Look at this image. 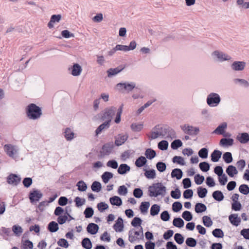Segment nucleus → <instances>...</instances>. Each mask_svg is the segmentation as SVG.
<instances>
[{"mask_svg": "<svg viewBox=\"0 0 249 249\" xmlns=\"http://www.w3.org/2000/svg\"><path fill=\"white\" fill-rule=\"evenodd\" d=\"M25 110L27 117L31 120H38L42 115L41 108L33 103L29 104Z\"/></svg>", "mask_w": 249, "mask_h": 249, "instance_id": "f257e3e1", "label": "nucleus"}, {"mask_svg": "<svg viewBox=\"0 0 249 249\" xmlns=\"http://www.w3.org/2000/svg\"><path fill=\"white\" fill-rule=\"evenodd\" d=\"M148 191L150 197H163L166 193V187L161 182L155 183L148 187Z\"/></svg>", "mask_w": 249, "mask_h": 249, "instance_id": "f03ea898", "label": "nucleus"}, {"mask_svg": "<svg viewBox=\"0 0 249 249\" xmlns=\"http://www.w3.org/2000/svg\"><path fill=\"white\" fill-rule=\"evenodd\" d=\"M4 152L12 159L17 160L19 158V148L12 144H6L3 146Z\"/></svg>", "mask_w": 249, "mask_h": 249, "instance_id": "7ed1b4c3", "label": "nucleus"}, {"mask_svg": "<svg viewBox=\"0 0 249 249\" xmlns=\"http://www.w3.org/2000/svg\"><path fill=\"white\" fill-rule=\"evenodd\" d=\"M221 102L220 95L216 92H211L209 93L206 97V103L211 107H217Z\"/></svg>", "mask_w": 249, "mask_h": 249, "instance_id": "20e7f679", "label": "nucleus"}, {"mask_svg": "<svg viewBox=\"0 0 249 249\" xmlns=\"http://www.w3.org/2000/svg\"><path fill=\"white\" fill-rule=\"evenodd\" d=\"M116 111V108L112 106L107 107L99 114L100 117L102 120L108 122L110 124L112 117L114 115Z\"/></svg>", "mask_w": 249, "mask_h": 249, "instance_id": "39448f33", "label": "nucleus"}, {"mask_svg": "<svg viewBox=\"0 0 249 249\" xmlns=\"http://www.w3.org/2000/svg\"><path fill=\"white\" fill-rule=\"evenodd\" d=\"M211 56L214 61L218 62L231 61L232 59V57L230 55L218 50L213 51L211 53Z\"/></svg>", "mask_w": 249, "mask_h": 249, "instance_id": "423d86ee", "label": "nucleus"}, {"mask_svg": "<svg viewBox=\"0 0 249 249\" xmlns=\"http://www.w3.org/2000/svg\"><path fill=\"white\" fill-rule=\"evenodd\" d=\"M136 87V83L134 82H125L119 83L116 85V89L122 92H129L133 90Z\"/></svg>", "mask_w": 249, "mask_h": 249, "instance_id": "0eeeda50", "label": "nucleus"}, {"mask_svg": "<svg viewBox=\"0 0 249 249\" xmlns=\"http://www.w3.org/2000/svg\"><path fill=\"white\" fill-rule=\"evenodd\" d=\"M166 126L157 125L153 129L150 134L151 139H156L159 137L164 138Z\"/></svg>", "mask_w": 249, "mask_h": 249, "instance_id": "6e6552de", "label": "nucleus"}, {"mask_svg": "<svg viewBox=\"0 0 249 249\" xmlns=\"http://www.w3.org/2000/svg\"><path fill=\"white\" fill-rule=\"evenodd\" d=\"M143 237V230L142 227L140 231H137L135 229H131L128 232V240L131 243H134Z\"/></svg>", "mask_w": 249, "mask_h": 249, "instance_id": "1a4fd4ad", "label": "nucleus"}, {"mask_svg": "<svg viewBox=\"0 0 249 249\" xmlns=\"http://www.w3.org/2000/svg\"><path fill=\"white\" fill-rule=\"evenodd\" d=\"M180 128L184 133L190 135H196L200 131L198 127L193 126L188 124L182 125Z\"/></svg>", "mask_w": 249, "mask_h": 249, "instance_id": "9d476101", "label": "nucleus"}, {"mask_svg": "<svg viewBox=\"0 0 249 249\" xmlns=\"http://www.w3.org/2000/svg\"><path fill=\"white\" fill-rule=\"evenodd\" d=\"M114 145L113 142H109L104 144L100 151V153L103 157L108 156L113 152Z\"/></svg>", "mask_w": 249, "mask_h": 249, "instance_id": "9b49d317", "label": "nucleus"}, {"mask_svg": "<svg viewBox=\"0 0 249 249\" xmlns=\"http://www.w3.org/2000/svg\"><path fill=\"white\" fill-rule=\"evenodd\" d=\"M63 135L68 142L72 141L77 136L73 128L70 127H66L63 129Z\"/></svg>", "mask_w": 249, "mask_h": 249, "instance_id": "f8f14e48", "label": "nucleus"}, {"mask_svg": "<svg viewBox=\"0 0 249 249\" xmlns=\"http://www.w3.org/2000/svg\"><path fill=\"white\" fill-rule=\"evenodd\" d=\"M227 126V123L226 122H223L217 127V128L213 131V133L217 135H222L224 137L230 136V134L225 133Z\"/></svg>", "mask_w": 249, "mask_h": 249, "instance_id": "ddd939ff", "label": "nucleus"}, {"mask_svg": "<svg viewBox=\"0 0 249 249\" xmlns=\"http://www.w3.org/2000/svg\"><path fill=\"white\" fill-rule=\"evenodd\" d=\"M246 67V62L243 61H235L231 65L232 71H243Z\"/></svg>", "mask_w": 249, "mask_h": 249, "instance_id": "4468645a", "label": "nucleus"}, {"mask_svg": "<svg viewBox=\"0 0 249 249\" xmlns=\"http://www.w3.org/2000/svg\"><path fill=\"white\" fill-rule=\"evenodd\" d=\"M43 195L40 191L34 190L30 193L29 198L31 203L38 201L42 197Z\"/></svg>", "mask_w": 249, "mask_h": 249, "instance_id": "2eb2a0df", "label": "nucleus"}, {"mask_svg": "<svg viewBox=\"0 0 249 249\" xmlns=\"http://www.w3.org/2000/svg\"><path fill=\"white\" fill-rule=\"evenodd\" d=\"M71 71V74L73 76H79L81 75L82 71L81 66L78 63H74L72 66L69 68Z\"/></svg>", "mask_w": 249, "mask_h": 249, "instance_id": "dca6fc26", "label": "nucleus"}, {"mask_svg": "<svg viewBox=\"0 0 249 249\" xmlns=\"http://www.w3.org/2000/svg\"><path fill=\"white\" fill-rule=\"evenodd\" d=\"M229 220L231 225L235 227L238 226L241 222V219L237 213H232L229 216Z\"/></svg>", "mask_w": 249, "mask_h": 249, "instance_id": "f3484780", "label": "nucleus"}, {"mask_svg": "<svg viewBox=\"0 0 249 249\" xmlns=\"http://www.w3.org/2000/svg\"><path fill=\"white\" fill-rule=\"evenodd\" d=\"M20 180L19 176L14 174H11L7 177L8 183L13 185H17L20 182Z\"/></svg>", "mask_w": 249, "mask_h": 249, "instance_id": "a211bd4d", "label": "nucleus"}, {"mask_svg": "<svg viewBox=\"0 0 249 249\" xmlns=\"http://www.w3.org/2000/svg\"><path fill=\"white\" fill-rule=\"evenodd\" d=\"M128 136L127 134H119L115 138V144L117 146H120L125 142L127 140Z\"/></svg>", "mask_w": 249, "mask_h": 249, "instance_id": "6ab92c4d", "label": "nucleus"}, {"mask_svg": "<svg viewBox=\"0 0 249 249\" xmlns=\"http://www.w3.org/2000/svg\"><path fill=\"white\" fill-rule=\"evenodd\" d=\"M177 138L176 133L173 129L167 126L166 128V131L165 132V136L164 139H167L169 140H172Z\"/></svg>", "mask_w": 249, "mask_h": 249, "instance_id": "aec40b11", "label": "nucleus"}, {"mask_svg": "<svg viewBox=\"0 0 249 249\" xmlns=\"http://www.w3.org/2000/svg\"><path fill=\"white\" fill-rule=\"evenodd\" d=\"M110 126V124L108 122H105L102 124H100L95 130V133L96 136H98L102 132L106 129L108 128Z\"/></svg>", "mask_w": 249, "mask_h": 249, "instance_id": "412c9836", "label": "nucleus"}, {"mask_svg": "<svg viewBox=\"0 0 249 249\" xmlns=\"http://www.w3.org/2000/svg\"><path fill=\"white\" fill-rule=\"evenodd\" d=\"M233 141L231 138H222L219 142V145L223 147L231 146L233 145Z\"/></svg>", "mask_w": 249, "mask_h": 249, "instance_id": "4be33fe9", "label": "nucleus"}, {"mask_svg": "<svg viewBox=\"0 0 249 249\" xmlns=\"http://www.w3.org/2000/svg\"><path fill=\"white\" fill-rule=\"evenodd\" d=\"M114 230L117 232H121L123 230L124 224L123 220L121 217H119L115 224L113 226Z\"/></svg>", "mask_w": 249, "mask_h": 249, "instance_id": "5701e85b", "label": "nucleus"}, {"mask_svg": "<svg viewBox=\"0 0 249 249\" xmlns=\"http://www.w3.org/2000/svg\"><path fill=\"white\" fill-rule=\"evenodd\" d=\"M130 170V167L127 164L123 163L120 165L117 172L120 175H124L129 172Z\"/></svg>", "mask_w": 249, "mask_h": 249, "instance_id": "b1692460", "label": "nucleus"}, {"mask_svg": "<svg viewBox=\"0 0 249 249\" xmlns=\"http://www.w3.org/2000/svg\"><path fill=\"white\" fill-rule=\"evenodd\" d=\"M237 140L242 143H246L249 141V135L247 133L239 134L236 137Z\"/></svg>", "mask_w": 249, "mask_h": 249, "instance_id": "393cba45", "label": "nucleus"}, {"mask_svg": "<svg viewBox=\"0 0 249 249\" xmlns=\"http://www.w3.org/2000/svg\"><path fill=\"white\" fill-rule=\"evenodd\" d=\"M99 230L98 226L94 223H89L87 228L88 232L91 234H96Z\"/></svg>", "mask_w": 249, "mask_h": 249, "instance_id": "a878e982", "label": "nucleus"}, {"mask_svg": "<svg viewBox=\"0 0 249 249\" xmlns=\"http://www.w3.org/2000/svg\"><path fill=\"white\" fill-rule=\"evenodd\" d=\"M124 68L117 67L115 68H110L109 69L107 72V76L108 77H111L113 76L117 75L118 73L120 72L123 70Z\"/></svg>", "mask_w": 249, "mask_h": 249, "instance_id": "bb28decb", "label": "nucleus"}, {"mask_svg": "<svg viewBox=\"0 0 249 249\" xmlns=\"http://www.w3.org/2000/svg\"><path fill=\"white\" fill-rule=\"evenodd\" d=\"M222 155V152L218 150H214L211 154V160L213 162H217Z\"/></svg>", "mask_w": 249, "mask_h": 249, "instance_id": "cd10ccee", "label": "nucleus"}, {"mask_svg": "<svg viewBox=\"0 0 249 249\" xmlns=\"http://www.w3.org/2000/svg\"><path fill=\"white\" fill-rule=\"evenodd\" d=\"M236 4L240 8L249 9V1H245V0H236Z\"/></svg>", "mask_w": 249, "mask_h": 249, "instance_id": "c85d7f7f", "label": "nucleus"}, {"mask_svg": "<svg viewBox=\"0 0 249 249\" xmlns=\"http://www.w3.org/2000/svg\"><path fill=\"white\" fill-rule=\"evenodd\" d=\"M109 201L112 205L120 206L122 204V199L118 196H114L110 197Z\"/></svg>", "mask_w": 249, "mask_h": 249, "instance_id": "c756f323", "label": "nucleus"}, {"mask_svg": "<svg viewBox=\"0 0 249 249\" xmlns=\"http://www.w3.org/2000/svg\"><path fill=\"white\" fill-rule=\"evenodd\" d=\"M172 178H176L180 179L182 177V172L180 169L176 168L172 170L171 174Z\"/></svg>", "mask_w": 249, "mask_h": 249, "instance_id": "7c9ffc66", "label": "nucleus"}, {"mask_svg": "<svg viewBox=\"0 0 249 249\" xmlns=\"http://www.w3.org/2000/svg\"><path fill=\"white\" fill-rule=\"evenodd\" d=\"M226 173L230 177H233L238 174V171L234 166L229 165L226 169Z\"/></svg>", "mask_w": 249, "mask_h": 249, "instance_id": "2f4dec72", "label": "nucleus"}, {"mask_svg": "<svg viewBox=\"0 0 249 249\" xmlns=\"http://www.w3.org/2000/svg\"><path fill=\"white\" fill-rule=\"evenodd\" d=\"M113 177V174L109 172H105L102 175V179L105 183H107Z\"/></svg>", "mask_w": 249, "mask_h": 249, "instance_id": "473e14b6", "label": "nucleus"}, {"mask_svg": "<svg viewBox=\"0 0 249 249\" xmlns=\"http://www.w3.org/2000/svg\"><path fill=\"white\" fill-rule=\"evenodd\" d=\"M12 231L17 236H20L23 232V229L21 226L18 225H14L12 227Z\"/></svg>", "mask_w": 249, "mask_h": 249, "instance_id": "72a5a7b5", "label": "nucleus"}, {"mask_svg": "<svg viewBox=\"0 0 249 249\" xmlns=\"http://www.w3.org/2000/svg\"><path fill=\"white\" fill-rule=\"evenodd\" d=\"M76 186L77 187L78 190L80 192L86 191L88 188L86 183L83 180L78 181Z\"/></svg>", "mask_w": 249, "mask_h": 249, "instance_id": "f704fd0d", "label": "nucleus"}, {"mask_svg": "<svg viewBox=\"0 0 249 249\" xmlns=\"http://www.w3.org/2000/svg\"><path fill=\"white\" fill-rule=\"evenodd\" d=\"M213 198L218 201H221L224 199V195L220 191H215L213 193Z\"/></svg>", "mask_w": 249, "mask_h": 249, "instance_id": "c9c22d12", "label": "nucleus"}, {"mask_svg": "<svg viewBox=\"0 0 249 249\" xmlns=\"http://www.w3.org/2000/svg\"><path fill=\"white\" fill-rule=\"evenodd\" d=\"M207 209L206 206L203 203H197L195 206V211L196 213H201L205 212Z\"/></svg>", "mask_w": 249, "mask_h": 249, "instance_id": "e433bc0d", "label": "nucleus"}, {"mask_svg": "<svg viewBox=\"0 0 249 249\" xmlns=\"http://www.w3.org/2000/svg\"><path fill=\"white\" fill-rule=\"evenodd\" d=\"M134 153V151L132 150H127L124 152L121 155V159L125 161L129 159Z\"/></svg>", "mask_w": 249, "mask_h": 249, "instance_id": "4c0bfd02", "label": "nucleus"}, {"mask_svg": "<svg viewBox=\"0 0 249 249\" xmlns=\"http://www.w3.org/2000/svg\"><path fill=\"white\" fill-rule=\"evenodd\" d=\"M147 162V160L144 157L141 156L137 159L135 161V165L138 167H142Z\"/></svg>", "mask_w": 249, "mask_h": 249, "instance_id": "58836bf2", "label": "nucleus"}, {"mask_svg": "<svg viewBox=\"0 0 249 249\" xmlns=\"http://www.w3.org/2000/svg\"><path fill=\"white\" fill-rule=\"evenodd\" d=\"M91 188L93 192L98 193L101 190V184L98 181H94L91 186Z\"/></svg>", "mask_w": 249, "mask_h": 249, "instance_id": "ea45409f", "label": "nucleus"}, {"mask_svg": "<svg viewBox=\"0 0 249 249\" xmlns=\"http://www.w3.org/2000/svg\"><path fill=\"white\" fill-rule=\"evenodd\" d=\"M144 176L148 178L153 179L156 178V171L154 169L146 170L144 173Z\"/></svg>", "mask_w": 249, "mask_h": 249, "instance_id": "a19ab883", "label": "nucleus"}, {"mask_svg": "<svg viewBox=\"0 0 249 249\" xmlns=\"http://www.w3.org/2000/svg\"><path fill=\"white\" fill-rule=\"evenodd\" d=\"M143 124L142 123H133L131 125V128L134 131L139 132L142 129Z\"/></svg>", "mask_w": 249, "mask_h": 249, "instance_id": "79ce46f5", "label": "nucleus"}, {"mask_svg": "<svg viewBox=\"0 0 249 249\" xmlns=\"http://www.w3.org/2000/svg\"><path fill=\"white\" fill-rule=\"evenodd\" d=\"M68 215H69V214L67 212H66L64 215H59L57 219L58 223L60 225L64 224L68 220Z\"/></svg>", "mask_w": 249, "mask_h": 249, "instance_id": "37998d69", "label": "nucleus"}, {"mask_svg": "<svg viewBox=\"0 0 249 249\" xmlns=\"http://www.w3.org/2000/svg\"><path fill=\"white\" fill-rule=\"evenodd\" d=\"M48 229L52 232H55L58 230V224L56 222L52 221L49 224Z\"/></svg>", "mask_w": 249, "mask_h": 249, "instance_id": "c03bdc74", "label": "nucleus"}, {"mask_svg": "<svg viewBox=\"0 0 249 249\" xmlns=\"http://www.w3.org/2000/svg\"><path fill=\"white\" fill-rule=\"evenodd\" d=\"M160 211V206L157 204L153 205L150 208V214L152 216L157 215Z\"/></svg>", "mask_w": 249, "mask_h": 249, "instance_id": "a18cd8bd", "label": "nucleus"}, {"mask_svg": "<svg viewBox=\"0 0 249 249\" xmlns=\"http://www.w3.org/2000/svg\"><path fill=\"white\" fill-rule=\"evenodd\" d=\"M82 245L86 249H91L92 248L91 242L88 238H85L82 240Z\"/></svg>", "mask_w": 249, "mask_h": 249, "instance_id": "49530a36", "label": "nucleus"}, {"mask_svg": "<svg viewBox=\"0 0 249 249\" xmlns=\"http://www.w3.org/2000/svg\"><path fill=\"white\" fill-rule=\"evenodd\" d=\"M173 224L174 226L180 228L184 226V222L180 218H175L173 220Z\"/></svg>", "mask_w": 249, "mask_h": 249, "instance_id": "de8ad7c7", "label": "nucleus"}, {"mask_svg": "<svg viewBox=\"0 0 249 249\" xmlns=\"http://www.w3.org/2000/svg\"><path fill=\"white\" fill-rule=\"evenodd\" d=\"M74 202L77 207H80L85 204L86 200L84 198H81L77 196L74 198Z\"/></svg>", "mask_w": 249, "mask_h": 249, "instance_id": "09e8293b", "label": "nucleus"}, {"mask_svg": "<svg viewBox=\"0 0 249 249\" xmlns=\"http://www.w3.org/2000/svg\"><path fill=\"white\" fill-rule=\"evenodd\" d=\"M156 152L150 148L146 150L145 155L146 158L149 160L153 159L156 156Z\"/></svg>", "mask_w": 249, "mask_h": 249, "instance_id": "8fccbe9b", "label": "nucleus"}, {"mask_svg": "<svg viewBox=\"0 0 249 249\" xmlns=\"http://www.w3.org/2000/svg\"><path fill=\"white\" fill-rule=\"evenodd\" d=\"M223 159L226 163H230L232 161V157L231 153L227 152L223 154Z\"/></svg>", "mask_w": 249, "mask_h": 249, "instance_id": "3c124183", "label": "nucleus"}, {"mask_svg": "<svg viewBox=\"0 0 249 249\" xmlns=\"http://www.w3.org/2000/svg\"><path fill=\"white\" fill-rule=\"evenodd\" d=\"M123 105H121L117 110L114 122L116 124H119L121 121V116L123 112Z\"/></svg>", "mask_w": 249, "mask_h": 249, "instance_id": "603ef678", "label": "nucleus"}, {"mask_svg": "<svg viewBox=\"0 0 249 249\" xmlns=\"http://www.w3.org/2000/svg\"><path fill=\"white\" fill-rule=\"evenodd\" d=\"M182 142L179 140H174L171 144V147L173 149L176 150L179 147L182 146Z\"/></svg>", "mask_w": 249, "mask_h": 249, "instance_id": "864d4df0", "label": "nucleus"}, {"mask_svg": "<svg viewBox=\"0 0 249 249\" xmlns=\"http://www.w3.org/2000/svg\"><path fill=\"white\" fill-rule=\"evenodd\" d=\"M168 145L169 143L167 141L162 140L159 142L158 147L161 150H166L168 147Z\"/></svg>", "mask_w": 249, "mask_h": 249, "instance_id": "5fc2aeb1", "label": "nucleus"}, {"mask_svg": "<svg viewBox=\"0 0 249 249\" xmlns=\"http://www.w3.org/2000/svg\"><path fill=\"white\" fill-rule=\"evenodd\" d=\"M197 194L199 197L204 198L206 196L207 194V190L206 188H203L201 187H199L197 189Z\"/></svg>", "mask_w": 249, "mask_h": 249, "instance_id": "6e6d98bb", "label": "nucleus"}, {"mask_svg": "<svg viewBox=\"0 0 249 249\" xmlns=\"http://www.w3.org/2000/svg\"><path fill=\"white\" fill-rule=\"evenodd\" d=\"M198 154L201 158L206 159L208 156V150L206 148H202L198 151Z\"/></svg>", "mask_w": 249, "mask_h": 249, "instance_id": "4d7b16f0", "label": "nucleus"}, {"mask_svg": "<svg viewBox=\"0 0 249 249\" xmlns=\"http://www.w3.org/2000/svg\"><path fill=\"white\" fill-rule=\"evenodd\" d=\"M173 162L174 163H177L181 165H184L185 164V162L184 159L180 156H175L173 158Z\"/></svg>", "mask_w": 249, "mask_h": 249, "instance_id": "13d9d810", "label": "nucleus"}, {"mask_svg": "<svg viewBox=\"0 0 249 249\" xmlns=\"http://www.w3.org/2000/svg\"><path fill=\"white\" fill-rule=\"evenodd\" d=\"M149 206H150V203L149 202H142L140 206L141 212L143 213H146Z\"/></svg>", "mask_w": 249, "mask_h": 249, "instance_id": "bf43d9fd", "label": "nucleus"}, {"mask_svg": "<svg viewBox=\"0 0 249 249\" xmlns=\"http://www.w3.org/2000/svg\"><path fill=\"white\" fill-rule=\"evenodd\" d=\"M142 223V219L140 218L137 217H134L131 222V224L134 227H137L139 226L141 228Z\"/></svg>", "mask_w": 249, "mask_h": 249, "instance_id": "052dcab7", "label": "nucleus"}, {"mask_svg": "<svg viewBox=\"0 0 249 249\" xmlns=\"http://www.w3.org/2000/svg\"><path fill=\"white\" fill-rule=\"evenodd\" d=\"M239 191L241 193L246 195L249 193V187L247 185L242 184L239 186Z\"/></svg>", "mask_w": 249, "mask_h": 249, "instance_id": "680f3d73", "label": "nucleus"}, {"mask_svg": "<svg viewBox=\"0 0 249 249\" xmlns=\"http://www.w3.org/2000/svg\"><path fill=\"white\" fill-rule=\"evenodd\" d=\"M21 246L23 249H32L33 244L31 241L26 240L22 242Z\"/></svg>", "mask_w": 249, "mask_h": 249, "instance_id": "e2e57ef3", "label": "nucleus"}, {"mask_svg": "<svg viewBox=\"0 0 249 249\" xmlns=\"http://www.w3.org/2000/svg\"><path fill=\"white\" fill-rule=\"evenodd\" d=\"M199 168L203 172H207L210 169V165L207 162H202L199 163Z\"/></svg>", "mask_w": 249, "mask_h": 249, "instance_id": "0e129e2a", "label": "nucleus"}, {"mask_svg": "<svg viewBox=\"0 0 249 249\" xmlns=\"http://www.w3.org/2000/svg\"><path fill=\"white\" fill-rule=\"evenodd\" d=\"M128 193L127 188L124 185H122L119 187L118 193L120 196H126Z\"/></svg>", "mask_w": 249, "mask_h": 249, "instance_id": "69168bd1", "label": "nucleus"}, {"mask_svg": "<svg viewBox=\"0 0 249 249\" xmlns=\"http://www.w3.org/2000/svg\"><path fill=\"white\" fill-rule=\"evenodd\" d=\"M202 219L203 223L205 226L210 227L212 225L213 221L210 217L208 216H204Z\"/></svg>", "mask_w": 249, "mask_h": 249, "instance_id": "338daca9", "label": "nucleus"}, {"mask_svg": "<svg viewBox=\"0 0 249 249\" xmlns=\"http://www.w3.org/2000/svg\"><path fill=\"white\" fill-rule=\"evenodd\" d=\"M107 166L108 167H110V168H111L112 169H116L118 167V164L117 162L115 160H108L107 162Z\"/></svg>", "mask_w": 249, "mask_h": 249, "instance_id": "774afa93", "label": "nucleus"}]
</instances>
